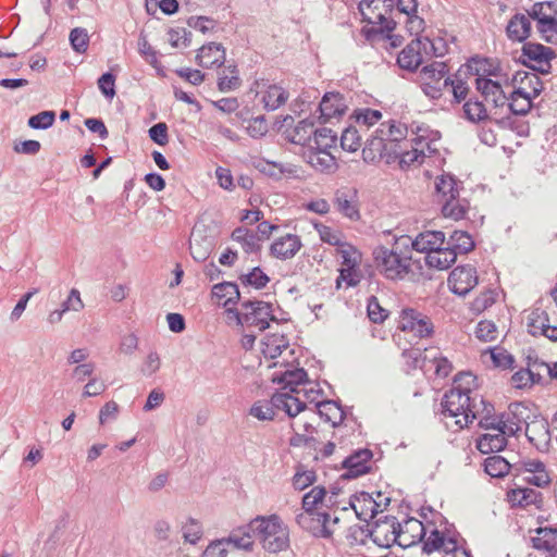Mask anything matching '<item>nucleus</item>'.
Returning a JSON list of instances; mask_svg holds the SVG:
<instances>
[{
    "label": "nucleus",
    "mask_w": 557,
    "mask_h": 557,
    "mask_svg": "<svg viewBox=\"0 0 557 557\" xmlns=\"http://www.w3.org/2000/svg\"><path fill=\"white\" fill-rule=\"evenodd\" d=\"M416 136L408 139V127L397 121H387L380 124L374 134L367 139L362 149L366 162H375L384 159L386 163L398 160L401 169L423 162V149L420 147L428 132L426 126L411 128Z\"/></svg>",
    "instance_id": "nucleus-1"
},
{
    "label": "nucleus",
    "mask_w": 557,
    "mask_h": 557,
    "mask_svg": "<svg viewBox=\"0 0 557 557\" xmlns=\"http://www.w3.org/2000/svg\"><path fill=\"white\" fill-rule=\"evenodd\" d=\"M465 116L471 122H480L487 117L486 109L481 101L468 100L463 104Z\"/></svg>",
    "instance_id": "nucleus-53"
},
{
    "label": "nucleus",
    "mask_w": 557,
    "mask_h": 557,
    "mask_svg": "<svg viewBox=\"0 0 557 557\" xmlns=\"http://www.w3.org/2000/svg\"><path fill=\"white\" fill-rule=\"evenodd\" d=\"M476 284V270L471 265H459L455 268L448 277L450 290L459 296L467 295Z\"/></svg>",
    "instance_id": "nucleus-15"
},
{
    "label": "nucleus",
    "mask_w": 557,
    "mask_h": 557,
    "mask_svg": "<svg viewBox=\"0 0 557 557\" xmlns=\"http://www.w3.org/2000/svg\"><path fill=\"white\" fill-rule=\"evenodd\" d=\"M138 50L141 57L153 67H158V52L151 47L145 36H140L138 41Z\"/></svg>",
    "instance_id": "nucleus-63"
},
{
    "label": "nucleus",
    "mask_w": 557,
    "mask_h": 557,
    "mask_svg": "<svg viewBox=\"0 0 557 557\" xmlns=\"http://www.w3.org/2000/svg\"><path fill=\"white\" fill-rule=\"evenodd\" d=\"M308 163L318 171L331 172L336 169V159L332 151L309 149Z\"/></svg>",
    "instance_id": "nucleus-35"
},
{
    "label": "nucleus",
    "mask_w": 557,
    "mask_h": 557,
    "mask_svg": "<svg viewBox=\"0 0 557 557\" xmlns=\"http://www.w3.org/2000/svg\"><path fill=\"white\" fill-rule=\"evenodd\" d=\"M525 436L539 451L545 453L548 450L550 444L549 425L537 412L533 414L525 426Z\"/></svg>",
    "instance_id": "nucleus-14"
},
{
    "label": "nucleus",
    "mask_w": 557,
    "mask_h": 557,
    "mask_svg": "<svg viewBox=\"0 0 557 557\" xmlns=\"http://www.w3.org/2000/svg\"><path fill=\"white\" fill-rule=\"evenodd\" d=\"M383 524H352L348 529L347 539L351 545H363L368 537L380 547H389L392 543L396 542L403 524H391L392 531L389 535H385L383 540L377 536V530Z\"/></svg>",
    "instance_id": "nucleus-8"
},
{
    "label": "nucleus",
    "mask_w": 557,
    "mask_h": 557,
    "mask_svg": "<svg viewBox=\"0 0 557 557\" xmlns=\"http://www.w3.org/2000/svg\"><path fill=\"white\" fill-rule=\"evenodd\" d=\"M273 382L282 384L283 392H290L299 395V386L307 382V372L300 368L285 370L280 374L275 373L273 376Z\"/></svg>",
    "instance_id": "nucleus-27"
},
{
    "label": "nucleus",
    "mask_w": 557,
    "mask_h": 557,
    "mask_svg": "<svg viewBox=\"0 0 557 557\" xmlns=\"http://www.w3.org/2000/svg\"><path fill=\"white\" fill-rule=\"evenodd\" d=\"M408 239L397 237L391 248L377 246L373 258L379 271L388 280H403L411 269V255L407 248Z\"/></svg>",
    "instance_id": "nucleus-3"
},
{
    "label": "nucleus",
    "mask_w": 557,
    "mask_h": 557,
    "mask_svg": "<svg viewBox=\"0 0 557 557\" xmlns=\"http://www.w3.org/2000/svg\"><path fill=\"white\" fill-rule=\"evenodd\" d=\"M326 496V491L323 486H314L302 497V508L307 512H311L317 509L318 505L321 504Z\"/></svg>",
    "instance_id": "nucleus-50"
},
{
    "label": "nucleus",
    "mask_w": 557,
    "mask_h": 557,
    "mask_svg": "<svg viewBox=\"0 0 557 557\" xmlns=\"http://www.w3.org/2000/svg\"><path fill=\"white\" fill-rule=\"evenodd\" d=\"M301 247L302 244L298 235L286 234L272 243L270 253L276 259L287 260L295 257Z\"/></svg>",
    "instance_id": "nucleus-19"
},
{
    "label": "nucleus",
    "mask_w": 557,
    "mask_h": 557,
    "mask_svg": "<svg viewBox=\"0 0 557 557\" xmlns=\"http://www.w3.org/2000/svg\"><path fill=\"white\" fill-rule=\"evenodd\" d=\"M240 84L242 81L237 67L228 65L219 76L218 88L222 92H227L239 88Z\"/></svg>",
    "instance_id": "nucleus-46"
},
{
    "label": "nucleus",
    "mask_w": 557,
    "mask_h": 557,
    "mask_svg": "<svg viewBox=\"0 0 557 557\" xmlns=\"http://www.w3.org/2000/svg\"><path fill=\"white\" fill-rule=\"evenodd\" d=\"M530 16L522 13H516L508 22L506 27L507 37L512 41L523 42L531 35Z\"/></svg>",
    "instance_id": "nucleus-28"
},
{
    "label": "nucleus",
    "mask_w": 557,
    "mask_h": 557,
    "mask_svg": "<svg viewBox=\"0 0 557 557\" xmlns=\"http://www.w3.org/2000/svg\"><path fill=\"white\" fill-rule=\"evenodd\" d=\"M70 42L77 53L86 52L89 44L88 32L83 27L73 28L70 33Z\"/></svg>",
    "instance_id": "nucleus-52"
},
{
    "label": "nucleus",
    "mask_w": 557,
    "mask_h": 557,
    "mask_svg": "<svg viewBox=\"0 0 557 557\" xmlns=\"http://www.w3.org/2000/svg\"><path fill=\"white\" fill-rule=\"evenodd\" d=\"M259 536L264 549L278 553L288 547V531L283 524H260Z\"/></svg>",
    "instance_id": "nucleus-13"
},
{
    "label": "nucleus",
    "mask_w": 557,
    "mask_h": 557,
    "mask_svg": "<svg viewBox=\"0 0 557 557\" xmlns=\"http://www.w3.org/2000/svg\"><path fill=\"white\" fill-rule=\"evenodd\" d=\"M341 146L346 151H357L361 146V137L358 131L354 127L346 128L341 136Z\"/></svg>",
    "instance_id": "nucleus-55"
},
{
    "label": "nucleus",
    "mask_w": 557,
    "mask_h": 557,
    "mask_svg": "<svg viewBox=\"0 0 557 557\" xmlns=\"http://www.w3.org/2000/svg\"><path fill=\"white\" fill-rule=\"evenodd\" d=\"M532 547L547 552V557H557V529L539 527L535 535L531 537Z\"/></svg>",
    "instance_id": "nucleus-23"
},
{
    "label": "nucleus",
    "mask_w": 557,
    "mask_h": 557,
    "mask_svg": "<svg viewBox=\"0 0 557 557\" xmlns=\"http://www.w3.org/2000/svg\"><path fill=\"white\" fill-rule=\"evenodd\" d=\"M498 334L494 322L488 320L480 321L475 327V335L482 342H492Z\"/></svg>",
    "instance_id": "nucleus-57"
},
{
    "label": "nucleus",
    "mask_w": 557,
    "mask_h": 557,
    "mask_svg": "<svg viewBox=\"0 0 557 557\" xmlns=\"http://www.w3.org/2000/svg\"><path fill=\"white\" fill-rule=\"evenodd\" d=\"M506 106L512 114L525 115L533 106V99L513 89L508 97Z\"/></svg>",
    "instance_id": "nucleus-44"
},
{
    "label": "nucleus",
    "mask_w": 557,
    "mask_h": 557,
    "mask_svg": "<svg viewBox=\"0 0 557 557\" xmlns=\"http://www.w3.org/2000/svg\"><path fill=\"white\" fill-rule=\"evenodd\" d=\"M161 367V359L157 351H150L147 357L144 359L143 364L140 367V372L144 376H151L156 374Z\"/></svg>",
    "instance_id": "nucleus-60"
},
{
    "label": "nucleus",
    "mask_w": 557,
    "mask_h": 557,
    "mask_svg": "<svg viewBox=\"0 0 557 557\" xmlns=\"http://www.w3.org/2000/svg\"><path fill=\"white\" fill-rule=\"evenodd\" d=\"M274 408L275 406L272 400L257 401L251 406L249 413L260 421L272 420L275 416Z\"/></svg>",
    "instance_id": "nucleus-54"
},
{
    "label": "nucleus",
    "mask_w": 557,
    "mask_h": 557,
    "mask_svg": "<svg viewBox=\"0 0 557 557\" xmlns=\"http://www.w3.org/2000/svg\"><path fill=\"white\" fill-rule=\"evenodd\" d=\"M337 135L326 127L315 128L309 149L331 151L335 149Z\"/></svg>",
    "instance_id": "nucleus-39"
},
{
    "label": "nucleus",
    "mask_w": 557,
    "mask_h": 557,
    "mask_svg": "<svg viewBox=\"0 0 557 557\" xmlns=\"http://www.w3.org/2000/svg\"><path fill=\"white\" fill-rule=\"evenodd\" d=\"M540 380L541 375L535 374L530 369H520L519 371L515 372L511 376L512 385L516 388H524L531 386L534 383L540 382Z\"/></svg>",
    "instance_id": "nucleus-51"
},
{
    "label": "nucleus",
    "mask_w": 557,
    "mask_h": 557,
    "mask_svg": "<svg viewBox=\"0 0 557 557\" xmlns=\"http://www.w3.org/2000/svg\"><path fill=\"white\" fill-rule=\"evenodd\" d=\"M253 524H243L233 530L227 537L213 541L202 553L201 557H226V546L233 548L251 550L253 547L255 529Z\"/></svg>",
    "instance_id": "nucleus-5"
},
{
    "label": "nucleus",
    "mask_w": 557,
    "mask_h": 557,
    "mask_svg": "<svg viewBox=\"0 0 557 557\" xmlns=\"http://www.w3.org/2000/svg\"><path fill=\"white\" fill-rule=\"evenodd\" d=\"M356 122L361 126H372L376 122H379L382 117V113L379 110L364 108L356 111Z\"/></svg>",
    "instance_id": "nucleus-58"
},
{
    "label": "nucleus",
    "mask_w": 557,
    "mask_h": 557,
    "mask_svg": "<svg viewBox=\"0 0 557 557\" xmlns=\"http://www.w3.org/2000/svg\"><path fill=\"white\" fill-rule=\"evenodd\" d=\"M527 13L532 20L556 18L557 1L536 2L529 10H527Z\"/></svg>",
    "instance_id": "nucleus-47"
},
{
    "label": "nucleus",
    "mask_w": 557,
    "mask_h": 557,
    "mask_svg": "<svg viewBox=\"0 0 557 557\" xmlns=\"http://www.w3.org/2000/svg\"><path fill=\"white\" fill-rule=\"evenodd\" d=\"M261 87V102L268 111H274L288 100V92L276 84L257 83Z\"/></svg>",
    "instance_id": "nucleus-25"
},
{
    "label": "nucleus",
    "mask_w": 557,
    "mask_h": 557,
    "mask_svg": "<svg viewBox=\"0 0 557 557\" xmlns=\"http://www.w3.org/2000/svg\"><path fill=\"white\" fill-rule=\"evenodd\" d=\"M435 190L438 201L444 202L459 195V184L451 174L444 173L436 177Z\"/></svg>",
    "instance_id": "nucleus-32"
},
{
    "label": "nucleus",
    "mask_w": 557,
    "mask_h": 557,
    "mask_svg": "<svg viewBox=\"0 0 557 557\" xmlns=\"http://www.w3.org/2000/svg\"><path fill=\"white\" fill-rule=\"evenodd\" d=\"M424 259L429 268L436 270H446L456 261L454 252L448 249V247L443 246L431 251V253L426 255Z\"/></svg>",
    "instance_id": "nucleus-34"
},
{
    "label": "nucleus",
    "mask_w": 557,
    "mask_h": 557,
    "mask_svg": "<svg viewBox=\"0 0 557 557\" xmlns=\"http://www.w3.org/2000/svg\"><path fill=\"white\" fill-rule=\"evenodd\" d=\"M447 247L450 249L455 258L458 255H465L474 248V242L471 235L465 231H454L448 238Z\"/></svg>",
    "instance_id": "nucleus-37"
},
{
    "label": "nucleus",
    "mask_w": 557,
    "mask_h": 557,
    "mask_svg": "<svg viewBox=\"0 0 557 557\" xmlns=\"http://www.w3.org/2000/svg\"><path fill=\"white\" fill-rule=\"evenodd\" d=\"M372 451L369 449H359L343 461L346 472L342 475L344 479H355L368 473V462L372 458Z\"/></svg>",
    "instance_id": "nucleus-22"
},
{
    "label": "nucleus",
    "mask_w": 557,
    "mask_h": 557,
    "mask_svg": "<svg viewBox=\"0 0 557 557\" xmlns=\"http://www.w3.org/2000/svg\"><path fill=\"white\" fill-rule=\"evenodd\" d=\"M512 471L516 475L528 474L523 478L525 483L540 488L547 487L552 482L546 465L540 459H521L512 466Z\"/></svg>",
    "instance_id": "nucleus-11"
},
{
    "label": "nucleus",
    "mask_w": 557,
    "mask_h": 557,
    "mask_svg": "<svg viewBox=\"0 0 557 557\" xmlns=\"http://www.w3.org/2000/svg\"><path fill=\"white\" fill-rule=\"evenodd\" d=\"M334 203L338 212L351 221L360 219L357 191L350 188L338 189L335 193Z\"/></svg>",
    "instance_id": "nucleus-20"
},
{
    "label": "nucleus",
    "mask_w": 557,
    "mask_h": 557,
    "mask_svg": "<svg viewBox=\"0 0 557 557\" xmlns=\"http://www.w3.org/2000/svg\"><path fill=\"white\" fill-rule=\"evenodd\" d=\"M349 505L357 518L362 522H370L379 511H383L381 503L376 502L367 492L352 496Z\"/></svg>",
    "instance_id": "nucleus-17"
},
{
    "label": "nucleus",
    "mask_w": 557,
    "mask_h": 557,
    "mask_svg": "<svg viewBox=\"0 0 557 557\" xmlns=\"http://www.w3.org/2000/svg\"><path fill=\"white\" fill-rule=\"evenodd\" d=\"M212 294L219 299H224L223 306L236 304L240 297L238 286L235 283L224 282L213 286Z\"/></svg>",
    "instance_id": "nucleus-45"
},
{
    "label": "nucleus",
    "mask_w": 557,
    "mask_h": 557,
    "mask_svg": "<svg viewBox=\"0 0 557 557\" xmlns=\"http://www.w3.org/2000/svg\"><path fill=\"white\" fill-rule=\"evenodd\" d=\"M522 61L531 69L542 73L548 74L550 71V60L555 58V52L552 48L541 44L527 42L522 47Z\"/></svg>",
    "instance_id": "nucleus-12"
},
{
    "label": "nucleus",
    "mask_w": 557,
    "mask_h": 557,
    "mask_svg": "<svg viewBox=\"0 0 557 557\" xmlns=\"http://www.w3.org/2000/svg\"><path fill=\"white\" fill-rule=\"evenodd\" d=\"M290 392H281L272 396L276 409L285 411L289 417H296L305 410L306 404Z\"/></svg>",
    "instance_id": "nucleus-30"
},
{
    "label": "nucleus",
    "mask_w": 557,
    "mask_h": 557,
    "mask_svg": "<svg viewBox=\"0 0 557 557\" xmlns=\"http://www.w3.org/2000/svg\"><path fill=\"white\" fill-rule=\"evenodd\" d=\"M319 414L325 421L331 422L333 426H337L344 420V411L342 407L334 400H324L318 403Z\"/></svg>",
    "instance_id": "nucleus-41"
},
{
    "label": "nucleus",
    "mask_w": 557,
    "mask_h": 557,
    "mask_svg": "<svg viewBox=\"0 0 557 557\" xmlns=\"http://www.w3.org/2000/svg\"><path fill=\"white\" fill-rule=\"evenodd\" d=\"M347 108L346 99L339 92H326L319 106L321 117L324 121L342 116Z\"/></svg>",
    "instance_id": "nucleus-24"
},
{
    "label": "nucleus",
    "mask_w": 557,
    "mask_h": 557,
    "mask_svg": "<svg viewBox=\"0 0 557 557\" xmlns=\"http://www.w3.org/2000/svg\"><path fill=\"white\" fill-rule=\"evenodd\" d=\"M540 496V493L530 487H517L507 493L508 500L513 506H528L534 504Z\"/></svg>",
    "instance_id": "nucleus-43"
},
{
    "label": "nucleus",
    "mask_w": 557,
    "mask_h": 557,
    "mask_svg": "<svg viewBox=\"0 0 557 557\" xmlns=\"http://www.w3.org/2000/svg\"><path fill=\"white\" fill-rule=\"evenodd\" d=\"M512 466L502 456H490L484 460V471L492 478H503L509 473Z\"/></svg>",
    "instance_id": "nucleus-42"
},
{
    "label": "nucleus",
    "mask_w": 557,
    "mask_h": 557,
    "mask_svg": "<svg viewBox=\"0 0 557 557\" xmlns=\"http://www.w3.org/2000/svg\"><path fill=\"white\" fill-rule=\"evenodd\" d=\"M544 322H549L548 314L540 308L533 309L528 317V331L533 336H541L545 329H541Z\"/></svg>",
    "instance_id": "nucleus-49"
},
{
    "label": "nucleus",
    "mask_w": 557,
    "mask_h": 557,
    "mask_svg": "<svg viewBox=\"0 0 557 557\" xmlns=\"http://www.w3.org/2000/svg\"><path fill=\"white\" fill-rule=\"evenodd\" d=\"M242 308L240 312L227 309L228 314H232L240 325L255 326L259 331H264L269 327L270 321H275L270 302L247 300L242 304Z\"/></svg>",
    "instance_id": "nucleus-6"
},
{
    "label": "nucleus",
    "mask_w": 557,
    "mask_h": 557,
    "mask_svg": "<svg viewBox=\"0 0 557 557\" xmlns=\"http://www.w3.org/2000/svg\"><path fill=\"white\" fill-rule=\"evenodd\" d=\"M475 389L476 377L471 372H461L455 376L451 388L445 393L441 403L447 428L461 430L480 416V399L483 398Z\"/></svg>",
    "instance_id": "nucleus-2"
},
{
    "label": "nucleus",
    "mask_w": 557,
    "mask_h": 557,
    "mask_svg": "<svg viewBox=\"0 0 557 557\" xmlns=\"http://www.w3.org/2000/svg\"><path fill=\"white\" fill-rule=\"evenodd\" d=\"M448 71L447 64L442 61H434L422 67L420 87L426 97L433 100L442 97L443 90L450 82V77L447 76Z\"/></svg>",
    "instance_id": "nucleus-7"
},
{
    "label": "nucleus",
    "mask_w": 557,
    "mask_h": 557,
    "mask_svg": "<svg viewBox=\"0 0 557 557\" xmlns=\"http://www.w3.org/2000/svg\"><path fill=\"white\" fill-rule=\"evenodd\" d=\"M488 352L495 367L507 369L513 363V357L504 348L494 347L488 349Z\"/></svg>",
    "instance_id": "nucleus-59"
},
{
    "label": "nucleus",
    "mask_w": 557,
    "mask_h": 557,
    "mask_svg": "<svg viewBox=\"0 0 557 557\" xmlns=\"http://www.w3.org/2000/svg\"><path fill=\"white\" fill-rule=\"evenodd\" d=\"M337 256L341 258L342 268L359 267L361 253L352 245L345 243L337 248Z\"/></svg>",
    "instance_id": "nucleus-48"
},
{
    "label": "nucleus",
    "mask_w": 557,
    "mask_h": 557,
    "mask_svg": "<svg viewBox=\"0 0 557 557\" xmlns=\"http://www.w3.org/2000/svg\"><path fill=\"white\" fill-rule=\"evenodd\" d=\"M196 60L202 67L221 66L225 62V49L221 44L210 42L203 45L198 50Z\"/></svg>",
    "instance_id": "nucleus-26"
},
{
    "label": "nucleus",
    "mask_w": 557,
    "mask_h": 557,
    "mask_svg": "<svg viewBox=\"0 0 557 557\" xmlns=\"http://www.w3.org/2000/svg\"><path fill=\"white\" fill-rule=\"evenodd\" d=\"M420 46L421 42L419 40H412L399 52L397 58L399 67L409 72H413L419 67L422 63Z\"/></svg>",
    "instance_id": "nucleus-31"
},
{
    "label": "nucleus",
    "mask_w": 557,
    "mask_h": 557,
    "mask_svg": "<svg viewBox=\"0 0 557 557\" xmlns=\"http://www.w3.org/2000/svg\"><path fill=\"white\" fill-rule=\"evenodd\" d=\"M535 412L533 405L517 401L511 403L506 412L494 418L509 435L515 436L522 430L523 424L528 425Z\"/></svg>",
    "instance_id": "nucleus-9"
},
{
    "label": "nucleus",
    "mask_w": 557,
    "mask_h": 557,
    "mask_svg": "<svg viewBox=\"0 0 557 557\" xmlns=\"http://www.w3.org/2000/svg\"><path fill=\"white\" fill-rule=\"evenodd\" d=\"M513 89L533 100L543 91V83L535 73L519 71L512 78Z\"/></svg>",
    "instance_id": "nucleus-21"
},
{
    "label": "nucleus",
    "mask_w": 557,
    "mask_h": 557,
    "mask_svg": "<svg viewBox=\"0 0 557 557\" xmlns=\"http://www.w3.org/2000/svg\"><path fill=\"white\" fill-rule=\"evenodd\" d=\"M314 133V123L308 119L301 120L298 124L287 134V138L295 145L308 146L312 140Z\"/></svg>",
    "instance_id": "nucleus-33"
},
{
    "label": "nucleus",
    "mask_w": 557,
    "mask_h": 557,
    "mask_svg": "<svg viewBox=\"0 0 557 557\" xmlns=\"http://www.w3.org/2000/svg\"><path fill=\"white\" fill-rule=\"evenodd\" d=\"M261 350L265 358L274 359L288 347V341L284 335L269 334L261 342Z\"/></svg>",
    "instance_id": "nucleus-38"
},
{
    "label": "nucleus",
    "mask_w": 557,
    "mask_h": 557,
    "mask_svg": "<svg viewBox=\"0 0 557 557\" xmlns=\"http://www.w3.org/2000/svg\"><path fill=\"white\" fill-rule=\"evenodd\" d=\"M232 238L236 242H238L245 252L247 253H253L257 252L260 249V238L258 234H255L253 232L244 228V227H237L232 233Z\"/></svg>",
    "instance_id": "nucleus-40"
},
{
    "label": "nucleus",
    "mask_w": 557,
    "mask_h": 557,
    "mask_svg": "<svg viewBox=\"0 0 557 557\" xmlns=\"http://www.w3.org/2000/svg\"><path fill=\"white\" fill-rule=\"evenodd\" d=\"M393 0H362L358 9L363 20L370 24H379L382 30L392 32L396 27L395 21L385 16L392 9Z\"/></svg>",
    "instance_id": "nucleus-10"
},
{
    "label": "nucleus",
    "mask_w": 557,
    "mask_h": 557,
    "mask_svg": "<svg viewBox=\"0 0 557 557\" xmlns=\"http://www.w3.org/2000/svg\"><path fill=\"white\" fill-rule=\"evenodd\" d=\"M84 308L78 289L72 288L67 298L61 304L60 310L65 313L67 311L78 312Z\"/></svg>",
    "instance_id": "nucleus-64"
},
{
    "label": "nucleus",
    "mask_w": 557,
    "mask_h": 557,
    "mask_svg": "<svg viewBox=\"0 0 557 557\" xmlns=\"http://www.w3.org/2000/svg\"><path fill=\"white\" fill-rule=\"evenodd\" d=\"M367 311L373 323H382L387 318V311L381 307L375 296L368 299Z\"/></svg>",
    "instance_id": "nucleus-61"
},
{
    "label": "nucleus",
    "mask_w": 557,
    "mask_h": 557,
    "mask_svg": "<svg viewBox=\"0 0 557 557\" xmlns=\"http://www.w3.org/2000/svg\"><path fill=\"white\" fill-rule=\"evenodd\" d=\"M169 41L172 47H188L191 41V33L186 28H176L169 32Z\"/></svg>",
    "instance_id": "nucleus-62"
},
{
    "label": "nucleus",
    "mask_w": 557,
    "mask_h": 557,
    "mask_svg": "<svg viewBox=\"0 0 557 557\" xmlns=\"http://www.w3.org/2000/svg\"><path fill=\"white\" fill-rule=\"evenodd\" d=\"M55 120L53 111H42L29 117L28 126L34 129H47L51 127Z\"/></svg>",
    "instance_id": "nucleus-56"
},
{
    "label": "nucleus",
    "mask_w": 557,
    "mask_h": 557,
    "mask_svg": "<svg viewBox=\"0 0 557 557\" xmlns=\"http://www.w3.org/2000/svg\"><path fill=\"white\" fill-rule=\"evenodd\" d=\"M480 405L482 410L476 419H479L480 428L484 429L486 433L476 440V448L484 455L502 451L507 446V437L511 435L494 418L492 404L480 399Z\"/></svg>",
    "instance_id": "nucleus-4"
},
{
    "label": "nucleus",
    "mask_w": 557,
    "mask_h": 557,
    "mask_svg": "<svg viewBox=\"0 0 557 557\" xmlns=\"http://www.w3.org/2000/svg\"><path fill=\"white\" fill-rule=\"evenodd\" d=\"M403 237L408 239L406 246L410 253L412 250H416L425 253V256L430 255L431 251H434L445 243V234L441 231H425L416 236L414 239L408 235H404Z\"/></svg>",
    "instance_id": "nucleus-16"
},
{
    "label": "nucleus",
    "mask_w": 557,
    "mask_h": 557,
    "mask_svg": "<svg viewBox=\"0 0 557 557\" xmlns=\"http://www.w3.org/2000/svg\"><path fill=\"white\" fill-rule=\"evenodd\" d=\"M441 203L443 215L455 221L465 219L470 207L469 201L459 195Z\"/></svg>",
    "instance_id": "nucleus-36"
},
{
    "label": "nucleus",
    "mask_w": 557,
    "mask_h": 557,
    "mask_svg": "<svg viewBox=\"0 0 557 557\" xmlns=\"http://www.w3.org/2000/svg\"><path fill=\"white\" fill-rule=\"evenodd\" d=\"M475 84L476 89L486 102L492 103L495 108H504L506 106L508 96L498 82L486 77H476Z\"/></svg>",
    "instance_id": "nucleus-18"
},
{
    "label": "nucleus",
    "mask_w": 557,
    "mask_h": 557,
    "mask_svg": "<svg viewBox=\"0 0 557 557\" xmlns=\"http://www.w3.org/2000/svg\"><path fill=\"white\" fill-rule=\"evenodd\" d=\"M458 547V540L455 535H445L438 530H432L430 535L423 543V552L431 554L435 550L444 548L445 552H454Z\"/></svg>",
    "instance_id": "nucleus-29"
}]
</instances>
